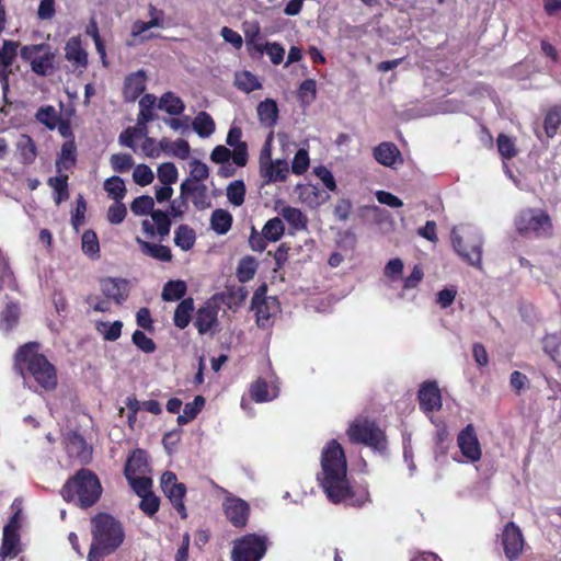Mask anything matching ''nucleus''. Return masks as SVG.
<instances>
[{"label": "nucleus", "instance_id": "nucleus-46", "mask_svg": "<svg viewBox=\"0 0 561 561\" xmlns=\"http://www.w3.org/2000/svg\"><path fill=\"white\" fill-rule=\"evenodd\" d=\"M20 318V308L15 302L7 304L4 310L1 313L0 319V329L9 332L11 331L19 322Z\"/></svg>", "mask_w": 561, "mask_h": 561}, {"label": "nucleus", "instance_id": "nucleus-18", "mask_svg": "<svg viewBox=\"0 0 561 561\" xmlns=\"http://www.w3.org/2000/svg\"><path fill=\"white\" fill-rule=\"evenodd\" d=\"M147 75L140 69L129 73L124 81L123 98L125 102H135L146 90Z\"/></svg>", "mask_w": 561, "mask_h": 561}, {"label": "nucleus", "instance_id": "nucleus-44", "mask_svg": "<svg viewBox=\"0 0 561 561\" xmlns=\"http://www.w3.org/2000/svg\"><path fill=\"white\" fill-rule=\"evenodd\" d=\"M161 26V22L158 19H150L149 21L145 22L141 20H137L131 24V36L133 37H140L142 42L150 41L153 38L160 37L159 35H156L153 33H149L145 35V33L153 27Z\"/></svg>", "mask_w": 561, "mask_h": 561}, {"label": "nucleus", "instance_id": "nucleus-55", "mask_svg": "<svg viewBox=\"0 0 561 561\" xmlns=\"http://www.w3.org/2000/svg\"><path fill=\"white\" fill-rule=\"evenodd\" d=\"M153 207L154 201L149 195H140L130 204V210L136 216L151 215V211L154 210Z\"/></svg>", "mask_w": 561, "mask_h": 561}, {"label": "nucleus", "instance_id": "nucleus-56", "mask_svg": "<svg viewBox=\"0 0 561 561\" xmlns=\"http://www.w3.org/2000/svg\"><path fill=\"white\" fill-rule=\"evenodd\" d=\"M227 197L232 205L241 206L245 197V185L243 181L237 180L231 182L227 187Z\"/></svg>", "mask_w": 561, "mask_h": 561}, {"label": "nucleus", "instance_id": "nucleus-63", "mask_svg": "<svg viewBox=\"0 0 561 561\" xmlns=\"http://www.w3.org/2000/svg\"><path fill=\"white\" fill-rule=\"evenodd\" d=\"M133 343L144 353H153L157 348L152 339L148 337L142 331L136 330L131 335Z\"/></svg>", "mask_w": 561, "mask_h": 561}, {"label": "nucleus", "instance_id": "nucleus-29", "mask_svg": "<svg viewBox=\"0 0 561 561\" xmlns=\"http://www.w3.org/2000/svg\"><path fill=\"white\" fill-rule=\"evenodd\" d=\"M257 117L262 125L274 127L278 119V106L273 99H265L257 105Z\"/></svg>", "mask_w": 561, "mask_h": 561}, {"label": "nucleus", "instance_id": "nucleus-60", "mask_svg": "<svg viewBox=\"0 0 561 561\" xmlns=\"http://www.w3.org/2000/svg\"><path fill=\"white\" fill-rule=\"evenodd\" d=\"M139 508L148 516L152 517L160 508V499L153 492L140 496Z\"/></svg>", "mask_w": 561, "mask_h": 561}, {"label": "nucleus", "instance_id": "nucleus-27", "mask_svg": "<svg viewBox=\"0 0 561 561\" xmlns=\"http://www.w3.org/2000/svg\"><path fill=\"white\" fill-rule=\"evenodd\" d=\"M157 104V98L153 94H145L139 100V113L137 115V125L144 128V133H148L147 124L154 119V107Z\"/></svg>", "mask_w": 561, "mask_h": 561}, {"label": "nucleus", "instance_id": "nucleus-24", "mask_svg": "<svg viewBox=\"0 0 561 561\" xmlns=\"http://www.w3.org/2000/svg\"><path fill=\"white\" fill-rule=\"evenodd\" d=\"M218 309L210 302H206L197 309L194 325L199 334H206L217 323Z\"/></svg>", "mask_w": 561, "mask_h": 561}, {"label": "nucleus", "instance_id": "nucleus-16", "mask_svg": "<svg viewBox=\"0 0 561 561\" xmlns=\"http://www.w3.org/2000/svg\"><path fill=\"white\" fill-rule=\"evenodd\" d=\"M171 218L167 211L156 209L151 211V221L148 219L142 220L141 227L148 237L158 234L161 240L170 234Z\"/></svg>", "mask_w": 561, "mask_h": 561}, {"label": "nucleus", "instance_id": "nucleus-62", "mask_svg": "<svg viewBox=\"0 0 561 561\" xmlns=\"http://www.w3.org/2000/svg\"><path fill=\"white\" fill-rule=\"evenodd\" d=\"M82 251L88 255H96L100 252V244L96 233L93 230H87L83 232L82 238Z\"/></svg>", "mask_w": 561, "mask_h": 561}, {"label": "nucleus", "instance_id": "nucleus-53", "mask_svg": "<svg viewBox=\"0 0 561 561\" xmlns=\"http://www.w3.org/2000/svg\"><path fill=\"white\" fill-rule=\"evenodd\" d=\"M123 322L116 320L114 322H100L96 330L103 335L104 340L114 342L121 337Z\"/></svg>", "mask_w": 561, "mask_h": 561}, {"label": "nucleus", "instance_id": "nucleus-3", "mask_svg": "<svg viewBox=\"0 0 561 561\" xmlns=\"http://www.w3.org/2000/svg\"><path fill=\"white\" fill-rule=\"evenodd\" d=\"M92 542L88 561L101 560L113 553L124 541L125 531L119 520L107 513H98L91 518Z\"/></svg>", "mask_w": 561, "mask_h": 561}, {"label": "nucleus", "instance_id": "nucleus-7", "mask_svg": "<svg viewBox=\"0 0 561 561\" xmlns=\"http://www.w3.org/2000/svg\"><path fill=\"white\" fill-rule=\"evenodd\" d=\"M20 57L30 62L31 70L37 76H48L55 70L56 53L47 43L24 45Z\"/></svg>", "mask_w": 561, "mask_h": 561}, {"label": "nucleus", "instance_id": "nucleus-12", "mask_svg": "<svg viewBox=\"0 0 561 561\" xmlns=\"http://www.w3.org/2000/svg\"><path fill=\"white\" fill-rule=\"evenodd\" d=\"M457 446L463 458L469 462H478L482 458V448L473 424H467L457 435Z\"/></svg>", "mask_w": 561, "mask_h": 561}, {"label": "nucleus", "instance_id": "nucleus-41", "mask_svg": "<svg viewBox=\"0 0 561 561\" xmlns=\"http://www.w3.org/2000/svg\"><path fill=\"white\" fill-rule=\"evenodd\" d=\"M193 129L202 138L209 137L215 131V122L207 112H199L192 122Z\"/></svg>", "mask_w": 561, "mask_h": 561}, {"label": "nucleus", "instance_id": "nucleus-43", "mask_svg": "<svg viewBox=\"0 0 561 561\" xmlns=\"http://www.w3.org/2000/svg\"><path fill=\"white\" fill-rule=\"evenodd\" d=\"M205 405V398L196 396L192 402L184 405L183 413L176 419L179 425H185L193 421Z\"/></svg>", "mask_w": 561, "mask_h": 561}, {"label": "nucleus", "instance_id": "nucleus-50", "mask_svg": "<svg viewBox=\"0 0 561 561\" xmlns=\"http://www.w3.org/2000/svg\"><path fill=\"white\" fill-rule=\"evenodd\" d=\"M104 190L108 196L116 202L122 201L126 195L125 182L117 175H114L104 182Z\"/></svg>", "mask_w": 561, "mask_h": 561}, {"label": "nucleus", "instance_id": "nucleus-30", "mask_svg": "<svg viewBox=\"0 0 561 561\" xmlns=\"http://www.w3.org/2000/svg\"><path fill=\"white\" fill-rule=\"evenodd\" d=\"M136 241L139 244L141 252L150 257L161 262H170L173 257L170 248L167 245L151 243L141 240L140 238H137Z\"/></svg>", "mask_w": 561, "mask_h": 561}, {"label": "nucleus", "instance_id": "nucleus-64", "mask_svg": "<svg viewBox=\"0 0 561 561\" xmlns=\"http://www.w3.org/2000/svg\"><path fill=\"white\" fill-rule=\"evenodd\" d=\"M133 179L140 186L149 185L153 179L152 170L146 164H138L133 172Z\"/></svg>", "mask_w": 561, "mask_h": 561}, {"label": "nucleus", "instance_id": "nucleus-45", "mask_svg": "<svg viewBox=\"0 0 561 561\" xmlns=\"http://www.w3.org/2000/svg\"><path fill=\"white\" fill-rule=\"evenodd\" d=\"M16 147L23 163L31 164L35 161L37 157V148L31 136L21 135Z\"/></svg>", "mask_w": 561, "mask_h": 561}, {"label": "nucleus", "instance_id": "nucleus-39", "mask_svg": "<svg viewBox=\"0 0 561 561\" xmlns=\"http://www.w3.org/2000/svg\"><path fill=\"white\" fill-rule=\"evenodd\" d=\"M68 179L67 174H60L51 176L47 181V184L54 190V201L57 205L69 198Z\"/></svg>", "mask_w": 561, "mask_h": 561}, {"label": "nucleus", "instance_id": "nucleus-25", "mask_svg": "<svg viewBox=\"0 0 561 561\" xmlns=\"http://www.w3.org/2000/svg\"><path fill=\"white\" fill-rule=\"evenodd\" d=\"M374 158L385 167H393L402 162L401 152L393 142L385 141L374 148Z\"/></svg>", "mask_w": 561, "mask_h": 561}, {"label": "nucleus", "instance_id": "nucleus-14", "mask_svg": "<svg viewBox=\"0 0 561 561\" xmlns=\"http://www.w3.org/2000/svg\"><path fill=\"white\" fill-rule=\"evenodd\" d=\"M227 519L236 527L247 526L250 516L249 504L239 497H227L222 504Z\"/></svg>", "mask_w": 561, "mask_h": 561}, {"label": "nucleus", "instance_id": "nucleus-49", "mask_svg": "<svg viewBox=\"0 0 561 561\" xmlns=\"http://www.w3.org/2000/svg\"><path fill=\"white\" fill-rule=\"evenodd\" d=\"M284 232L285 226L278 217L268 219L262 229L264 238L272 242L278 241L284 236Z\"/></svg>", "mask_w": 561, "mask_h": 561}, {"label": "nucleus", "instance_id": "nucleus-10", "mask_svg": "<svg viewBox=\"0 0 561 561\" xmlns=\"http://www.w3.org/2000/svg\"><path fill=\"white\" fill-rule=\"evenodd\" d=\"M160 484L162 492L170 500L180 517L182 519H186L187 512L184 505V497L186 494L185 484L179 483L176 474L172 471H167L161 476Z\"/></svg>", "mask_w": 561, "mask_h": 561}, {"label": "nucleus", "instance_id": "nucleus-20", "mask_svg": "<svg viewBox=\"0 0 561 561\" xmlns=\"http://www.w3.org/2000/svg\"><path fill=\"white\" fill-rule=\"evenodd\" d=\"M102 294L117 305H122L128 297L127 280L123 278H105L101 280Z\"/></svg>", "mask_w": 561, "mask_h": 561}, {"label": "nucleus", "instance_id": "nucleus-54", "mask_svg": "<svg viewBox=\"0 0 561 561\" xmlns=\"http://www.w3.org/2000/svg\"><path fill=\"white\" fill-rule=\"evenodd\" d=\"M126 480L129 485L134 490V492L140 497L152 492V480L149 477H138V476H128L126 474Z\"/></svg>", "mask_w": 561, "mask_h": 561}, {"label": "nucleus", "instance_id": "nucleus-48", "mask_svg": "<svg viewBox=\"0 0 561 561\" xmlns=\"http://www.w3.org/2000/svg\"><path fill=\"white\" fill-rule=\"evenodd\" d=\"M15 286V276L10 266L9 257L0 249V291Z\"/></svg>", "mask_w": 561, "mask_h": 561}, {"label": "nucleus", "instance_id": "nucleus-6", "mask_svg": "<svg viewBox=\"0 0 561 561\" xmlns=\"http://www.w3.org/2000/svg\"><path fill=\"white\" fill-rule=\"evenodd\" d=\"M515 226L520 234H533L537 238L552 237V220L543 209L526 208L520 210L515 219Z\"/></svg>", "mask_w": 561, "mask_h": 561}, {"label": "nucleus", "instance_id": "nucleus-32", "mask_svg": "<svg viewBox=\"0 0 561 561\" xmlns=\"http://www.w3.org/2000/svg\"><path fill=\"white\" fill-rule=\"evenodd\" d=\"M194 311V300L192 297H187L181 300V302L176 306L173 322L174 325L181 330L185 329L192 319V314Z\"/></svg>", "mask_w": 561, "mask_h": 561}, {"label": "nucleus", "instance_id": "nucleus-13", "mask_svg": "<svg viewBox=\"0 0 561 561\" xmlns=\"http://www.w3.org/2000/svg\"><path fill=\"white\" fill-rule=\"evenodd\" d=\"M501 543L505 557L510 561H515L519 558L524 548V537L520 528L514 523L508 522L502 531Z\"/></svg>", "mask_w": 561, "mask_h": 561}, {"label": "nucleus", "instance_id": "nucleus-2", "mask_svg": "<svg viewBox=\"0 0 561 561\" xmlns=\"http://www.w3.org/2000/svg\"><path fill=\"white\" fill-rule=\"evenodd\" d=\"M39 348L38 342L21 345L14 356V365L25 380L31 377L43 390L53 391L58 383L57 370Z\"/></svg>", "mask_w": 561, "mask_h": 561}, {"label": "nucleus", "instance_id": "nucleus-61", "mask_svg": "<svg viewBox=\"0 0 561 561\" xmlns=\"http://www.w3.org/2000/svg\"><path fill=\"white\" fill-rule=\"evenodd\" d=\"M110 161L113 170L118 173H125L134 165L133 157L128 153H114Z\"/></svg>", "mask_w": 561, "mask_h": 561}, {"label": "nucleus", "instance_id": "nucleus-8", "mask_svg": "<svg viewBox=\"0 0 561 561\" xmlns=\"http://www.w3.org/2000/svg\"><path fill=\"white\" fill-rule=\"evenodd\" d=\"M265 535L247 534L237 538L231 550V561H261L268 549Z\"/></svg>", "mask_w": 561, "mask_h": 561}, {"label": "nucleus", "instance_id": "nucleus-21", "mask_svg": "<svg viewBox=\"0 0 561 561\" xmlns=\"http://www.w3.org/2000/svg\"><path fill=\"white\" fill-rule=\"evenodd\" d=\"M65 57L76 69H85L88 53L83 49L80 36L70 37L65 46Z\"/></svg>", "mask_w": 561, "mask_h": 561}, {"label": "nucleus", "instance_id": "nucleus-40", "mask_svg": "<svg viewBox=\"0 0 561 561\" xmlns=\"http://www.w3.org/2000/svg\"><path fill=\"white\" fill-rule=\"evenodd\" d=\"M561 126V104L551 106L543 119V129L548 138H553Z\"/></svg>", "mask_w": 561, "mask_h": 561}, {"label": "nucleus", "instance_id": "nucleus-38", "mask_svg": "<svg viewBox=\"0 0 561 561\" xmlns=\"http://www.w3.org/2000/svg\"><path fill=\"white\" fill-rule=\"evenodd\" d=\"M542 344L543 351L561 367V330L552 334H547L542 340Z\"/></svg>", "mask_w": 561, "mask_h": 561}, {"label": "nucleus", "instance_id": "nucleus-31", "mask_svg": "<svg viewBox=\"0 0 561 561\" xmlns=\"http://www.w3.org/2000/svg\"><path fill=\"white\" fill-rule=\"evenodd\" d=\"M279 215L287 221L294 231H302L307 229L308 218L299 208L284 206L280 209Z\"/></svg>", "mask_w": 561, "mask_h": 561}, {"label": "nucleus", "instance_id": "nucleus-36", "mask_svg": "<svg viewBox=\"0 0 561 561\" xmlns=\"http://www.w3.org/2000/svg\"><path fill=\"white\" fill-rule=\"evenodd\" d=\"M196 241V232L188 225L182 224L174 231V243L183 251H190Z\"/></svg>", "mask_w": 561, "mask_h": 561}, {"label": "nucleus", "instance_id": "nucleus-5", "mask_svg": "<svg viewBox=\"0 0 561 561\" xmlns=\"http://www.w3.org/2000/svg\"><path fill=\"white\" fill-rule=\"evenodd\" d=\"M352 443L363 444L374 451L385 454L388 448V439L375 421L368 419L355 420L347 430Z\"/></svg>", "mask_w": 561, "mask_h": 561}, {"label": "nucleus", "instance_id": "nucleus-4", "mask_svg": "<svg viewBox=\"0 0 561 561\" xmlns=\"http://www.w3.org/2000/svg\"><path fill=\"white\" fill-rule=\"evenodd\" d=\"M60 494L66 502L76 503L81 508H88L100 500L102 485L92 470L81 468L66 481Z\"/></svg>", "mask_w": 561, "mask_h": 561}, {"label": "nucleus", "instance_id": "nucleus-35", "mask_svg": "<svg viewBox=\"0 0 561 561\" xmlns=\"http://www.w3.org/2000/svg\"><path fill=\"white\" fill-rule=\"evenodd\" d=\"M232 215L222 208L215 209L210 217V227L218 234H226L232 226Z\"/></svg>", "mask_w": 561, "mask_h": 561}, {"label": "nucleus", "instance_id": "nucleus-42", "mask_svg": "<svg viewBox=\"0 0 561 561\" xmlns=\"http://www.w3.org/2000/svg\"><path fill=\"white\" fill-rule=\"evenodd\" d=\"M187 291V285L184 280H169L162 289V299L164 301H176L182 299Z\"/></svg>", "mask_w": 561, "mask_h": 561}, {"label": "nucleus", "instance_id": "nucleus-59", "mask_svg": "<svg viewBox=\"0 0 561 561\" xmlns=\"http://www.w3.org/2000/svg\"><path fill=\"white\" fill-rule=\"evenodd\" d=\"M158 179L163 185H171L178 180V169L172 162H164L158 168Z\"/></svg>", "mask_w": 561, "mask_h": 561}, {"label": "nucleus", "instance_id": "nucleus-26", "mask_svg": "<svg viewBox=\"0 0 561 561\" xmlns=\"http://www.w3.org/2000/svg\"><path fill=\"white\" fill-rule=\"evenodd\" d=\"M160 150L165 154L185 160L190 157L191 147L188 141L183 138L176 140H170L169 138H162L159 141Z\"/></svg>", "mask_w": 561, "mask_h": 561}, {"label": "nucleus", "instance_id": "nucleus-23", "mask_svg": "<svg viewBox=\"0 0 561 561\" xmlns=\"http://www.w3.org/2000/svg\"><path fill=\"white\" fill-rule=\"evenodd\" d=\"M20 43L4 39L0 47V77L13 75V64L16 60Z\"/></svg>", "mask_w": 561, "mask_h": 561}, {"label": "nucleus", "instance_id": "nucleus-15", "mask_svg": "<svg viewBox=\"0 0 561 561\" xmlns=\"http://www.w3.org/2000/svg\"><path fill=\"white\" fill-rule=\"evenodd\" d=\"M420 409L425 412L438 411L442 408V394L436 381H424L417 393Z\"/></svg>", "mask_w": 561, "mask_h": 561}, {"label": "nucleus", "instance_id": "nucleus-37", "mask_svg": "<svg viewBox=\"0 0 561 561\" xmlns=\"http://www.w3.org/2000/svg\"><path fill=\"white\" fill-rule=\"evenodd\" d=\"M147 468L146 454L141 449L135 450L127 459L124 467V476H137L145 473Z\"/></svg>", "mask_w": 561, "mask_h": 561}, {"label": "nucleus", "instance_id": "nucleus-51", "mask_svg": "<svg viewBox=\"0 0 561 561\" xmlns=\"http://www.w3.org/2000/svg\"><path fill=\"white\" fill-rule=\"evenodd\" d=\"M236 83L240 90L247 93L253 92L262 88V84L259 81L257 77L248 70H244L237 75Z\"/></svg>", "mask_w": 561, "mask_h": 561}, {"label": "nucleus", "instance_id": "nucleus-11", "mask_svg": "<svg viewBox=\"0 0 561 561\" xmlns=\"http://www.w3.org/2000/svg\"><path fill=\"white\" fill-rule=\"evenodd\" d=\"M64 445L68 457L80 465L92 460L93 448L78 431H69L64 437Z\"/></svg>", "mask_w": 561, "mask_h": 561}, {"label": "nucleus", "instance_id": "nucleus-22", "mask_svg": "<svg viewBox=\"0 0 561 561\" xmlns=\"http://www.w3.org/2000/svg\"><path fill=\"white\" fill-rule=\"evenodd\" d=\"M288 173V163L280 159L268 163V165L262 164V167H260V176L263 179V184L284 182Z\"/></svg>", "mask_w": 561, "mask_h": 561}, {"label": "nucleus", "instance_id": "nucleus-17", "mask_svg": "<svg viewBox=\"0 0 561 561\" xmlns=\"http://www.w3.org/2000/svg\"><path fill=\"white\" fill-rule=\"evenodd\" d=\"M265 291V287L257 289L251 301V307L255 311L256 316V324L260 328H265L268 325L270 320L273 313L276 311L277 307L275 306L274 300L270 301V298L263 296L262 293Z\"/></svg>", "mask_w": 561, "mask_h": 561}, {"label": "nucleus", "instance_id": "nucleus-34", "mask_svg": "<svg viewBox=\"0 0 561 561\" xmlns=\"http://www.w3.org/2000/svg\"><path fill=\"white\" fill-rule=\"evenodd\" d=\"M19 533H13L10 527L3 528L2 543L0 547V557L14 558L19 553Z\"/></svg>", "mask_w": 561, "mask_h": 561}, {"label": "nucleus", "instance_id": "nucleus-52", "mask_svg": "<svg viewBox=\"0 0 561 561\" xmlns=\"http://www.w3.org/2000/svg\"><path fill=\"white\" fill-rule=\"evenodd\" d=\"M256 272V262L253 257L247 256L242 259L237 267V278L240 283L251 280Z\"/></svg>", "mask_w": 561, "mask_h": 561}, {"label": "nucleus", "instance_id": "nucleus-57", "mask_svg": "<svg viewBox=\"0 0 561 561\" xmlns=\"http://www.w3.org/2000/svg\"><path fill=\"white\" fill-rule=\"evenodd\" d=\"M298 99L301 103L310 104L317 98V83L314 79L304 80L297 92Z\"/></svg>", "mask_w": 561, "mask_h": 561}, {"label": "nucleus", "instance_id": "nucleus-47", "mask_svg": "<svg viewBox=\"0 0 561 561\" xmlns=\"http://www.w3.org/2000/svg\"><path fill=\"white\" fill-rule=\"evenodd\" d=\"M35 118L48 129L54 130L58 125L60 115L53 105H44L37 110Z\"/></svg>", "mask_w": 561, "mask_h": 561}, {"label": "nucleus", "instance_id": "nucleus-28", "mask_svg": "<svg viewBox=\"0 0 561 561\" xmlns=\"http://www.w3.org/2000/svg\"><path fill=\"white\" fill-rule=\"evenodd\" d=\"M77 163V146L75 140L65 141L56 160V170L61 173L62 170H70Z\"/></svg>", "mask_w": 561, "mask_h": 561}, {"label": "nucleus", "instance_id": "nucleus-33", "mask_svg": "<svg viewBox=\"0 0 561 561\" xmlns=\"http://www.w3.org/2000/svg\"><path fill=\"white\" fill-rule=\"evenodd\" d=\"M158 108L167 112L169 115L179 116L184 112L185 104L180 96L168 91L160 96Z\"/></svg>", "mask_w": 561, "mask_h": 561}, {"label": "nucleus", "instance_id": "nucleus-58", "mask_svg": "<svg viewBox=\"0 0 561 561\" xmlns=\"http://www.w3.org/2000/svg\"><path fill=\"white\" fill-rule=\"evenodd\" d=\"M497 150L502 158L510 160L517 154L514 141L505 134H500L496 139Z\"/></svg>", "mask_w": 561, "mask_h": 561}, {"label": "nucleus", "instance_id": "nucleus-9", "mask_svg": "<svg viewBox=\"0 0 561 561\" xmlns=\"http://www.w3.org/2000/svg\"><path fill=\"white\" fill-rule=\"evenodd\" d=\"M453 247L457 254L469 265L481 268L482 240L478 234L467 232L459 236L453 231Z\"/></svg>", "mask_w": 561, "mask_h": 561}, {"label": "nucleus", "instance_id": "nucleus-19", "mask_svg": "<svg viewBox=\"0 0 561 561\" xmlns=\"http://www.w3.org/2000/svg\"><path fill=\"white\" fill-rule=\"evenodd\" d=\"M242 130L238 126L230 127L226 142L228 146L233 147L232 160L238 167H244L248 163V145L241 140Z\"/></svg>", "mask_w": 561, "mask_h": 561}, {"label": "nucleus", "instance_id": "nucleus-1", "mask_svg": "<svg viewBox=\"0 0 561 561\" xmlns=\"http://www.w3.org/2000/svg\"><path fill=\"white\" fill-rule=\"evenodd\" d=\"M321 469L318 480L330 502L334 504L344 502L360 507L369 501L367 486L355 489L350 485L346 478L347 462L344 449L335 439L330 440L322 451Z\"/></svg>", "mask_w": 561, "mask_h": 561}]
</instances>
